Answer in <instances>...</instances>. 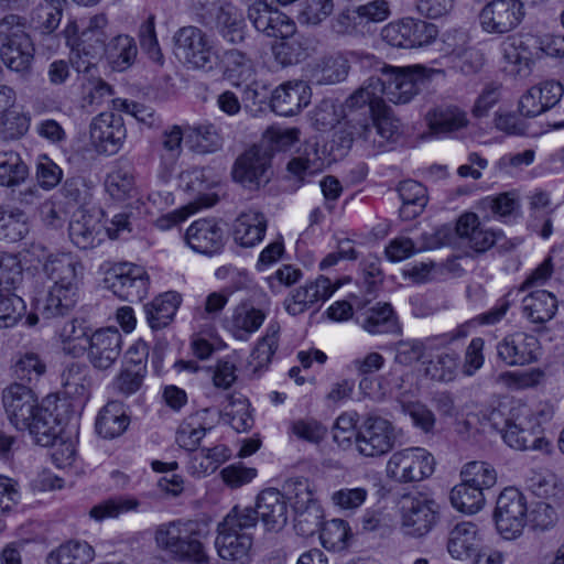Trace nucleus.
I'll list each match as a JSON object with an SVG mask.
<instances>
[{
    "label": "nucleus",
    "mask_w": 564,
    "mask_h": 564,
    "mask_svg": "<svg viewBox=\"0 0 564 564\" xmlns=\"http://www.w3.org/2000/svg\"><path fill=\"white\" fill-rule=\"evenodd\" d=\"M29 175L28 165L19 153L6 151L0 153V185L7 187L19 186Z\"/></svg>",
    "instance_id": "obj_53"
},
{
    "label": "nucleus",
    "mask_w": 564,
    "mask_h": 564,
    "mask_svg": "<svg viewBox=\"0 0 564 564\" xmlns=\"http://www.w3.org/2000/svg\"><path fill=\"white\" fill-rule=\"evenodd\" d=\"M94 557L95 551L89 543L69 540L51 551L45 564H88Z\"/></svg>",
    "instance_id": "obj_44"
},
{
    "label": "nucleus",
    "mask_w": 564,
    "mask_h": 564,
    "mask_svg": "<svg viewBox=\"0 0 564 564\" xmlns=\"http://www.w3.org/2000/svg\"><path fill=\"white\" fill-rule=\"evenodd\" d=\"M293 511L294 529L299 535L311 536L321 530L324 513L318 502L293 509Z\"/></svg>",
    "instance_id": "obj_59"
},
{
    "label": "nucleus",
    "mask_w": 564,
    "mask_h": 564,
    "mask_svg": "<svg viewBox=\"0 0 564 564\" xmlns=\"http://www.w3.org/2000/svg\"><path fill=\"white\" fill-rule=\"evenodd\" d=\"M429 126L435 133H451L468 124L467 112L454 104H442L427 113Z\"/></svg>",
    "instance_id": "obj_36"
},
{
    "label": "nucleus",
    "mask_w": 564,
    "mask_h": 564,
    "mask_svg": "<svg viewBox=\"0 0 564 564\" xmlns=\"http://www.w3.org/2000/svg\"><path fill=\"white\" fill-rule=\"evenodd\" d=\"M35 44L28 32V21L17 14L0 20V58L20 79L29 80L33 73Z\"/></svg>",
    "instance_id": "obj_5"
},
{
    "label": "nucleus",
    "mask_w": 564,
    "mask_h": 564,
    "mask_svg": "<svg viewBox=\"0 0 564 564\" xmlns=\"http://www.w3.org/2000/svg\"><path fill=\"white\" fill-rule=\"evenodd\" d=\"M433 348H435V344L432 336L426 337L424 340H399L393 346L395 352L394 361L399 365L410 366L423 357L425 349Z\"/></svg>",
    "instance_id": "obj_60"
},
{
    "label": "nucleus",
    "mask_w": 564,
    "mask_h": 564,
    "mask_svg": "<svg viewBox=\"0 0 564 564\" xmlns=\"http://www.w3.org/2000/svg\"><path fill=\"white\" fill-rule=\"evenodd\" d=\"M319 531L323 546L334 552L345 550L351 536L348 523L341 519H333L325 522Z\"/></svg>",
    "instance_id": "obj_56"
},
{
    "label": "nucleus",
    "mask_w": 564,
    "mask_h": 564,
    "mask_svg": "<svg viewBox=\"0 0 564 564\" xmlns=\"http://www.w3.org/2000/svg\"><path fill=\"white\" fill-rule=\"evenodd\" d=\"M349 69L348 57L336 54L318 61L311 68V78L318 85H332L344 80Z\"/></svg>",
    "instance_id": "obj_43"
},
{
    "label": "nucleus",
    "mask_w": 564,
    "mask_h": 564,
    "mask_svg": "<svg viewBox=\"0 0 564 564\" xmlns=\"http://www.w3.org/2000/svg\"><path fill=\"white\" fill-rule=\"evenodd\" d=\"M186 245L195 252L205 256L219 253L225 245V232L213 218L197 219L184 235Z\"/></svg>",
    "instance_id": "obj_25"
},
{
    "label": "nucleus",
    "mask_w": 564,
    "mask_h": 564,
    "mask_svg": "<svg viewBox=\"0 0 564 564\" xmlns=\"http://www.w3.org/2000/svg\"><path fill=\"white\" fill-rule=\"evenodd\" d=\"M265 318L264 310L254 307L250 302H242L226 319V328L236 339L247 341L262 326Z\"/></svg>",
    "instance_id": "obj_33"
},
{
    "label": "nucleus",
    "mask_w": 564,
    "mask_h": 564,
    "mask_svg": "<svg viewBox=\"0 0 564 564\" xmlns=\"http://www.w3.org/2000/svg\"><path fill=\"white\" fill-rule=\"evenodd\" d=\"M282 492L285 499L290 500L293 509L315 503L314 487L307 478L295 477L288 479L283 485Z\"/></svg>",
    "instance_id": "obj_61"
},
{
    "label": "nucleus",
    "mask_w": 564,
    "mask_h": 564,
    "mask_svg": "<svg viewBox=\"0 0 564 564\" xmlns=\"http://www.w3.org/2000/svg\"><path fill=\"white\" fill-rule=\"evenodd\" d=\"M104 56L112 69L123 72L131 67L138 57L137 42L128 34H118L107 43Z\"/></svg>",
    "instance_id": "obj_40"
},
{
    "label": "nucleus",
    "mask_w": 564,
    "mask_h": 564,
    "mask_svg": "<svg viewBox=\"0 0 564 564\" xmlns=\"http://www.w3.org/2000/svg\"><path fill=\"white\" fill-rule=\"evenodd\" d=\"M130 423L123 404L119 401L108 402L100 411L96 420V431L105 438L120 436Z\"/></svg>",
    "instance_id": "obj_41"
},
{
    "label": "nucleus",
    "mask_w": 564,
    "mask_h": 564,
    "mask_svg": "<svg viewBox=\"0 0 564 564\" xmlns=\"http://www.w3.org/2000/svg\"><path fill=\"white\" fill-rule=\"evenodd\" d=\"M256 527V514L250 509L234 507L217 525L215 547L227 564H249L253 538L247 532Z\"/></svg>",
    "instance_id": "obj_7"
},
{
    "label": "nucleus",
    "mask_w": 564,
    "mask_h": 564,
    "mask_svg": "<svg viewBox=\"0 0 564 564\" xmlns=\"http://www.w3.org/2000/svg\"><path fill=\"white\" fill-rule=\"evenodd\" d=\"M324 152L321 151L317 141H306L296 152V155L288 163V172L294 180L304 184L310 178L324 170Z\"/></svg>",
    "instance_id": "obj_30"
},
{
    "label": "nucleus",
    "mask_w": 564,
    "mask_h": 564,
    "mask_svg": "<svg viewBox=\"0 0 564 564\" xmlns=\"http://www.w3.org/2000/svg\"><path fill=\"white\" fill-rule=\"evenodd\" d=\"M449 498L455 509L468 514L478 512L485 503L484 492L464 479L452 489Z\"/></svg>",
    "instance_id": "obj_52"
},
{
    "label": "nucleus",
    "mask_w": 564,
    "mask_h": 564,
    "mask_svg": "<svg viewBox=\"0 0 564 564\" xmlns=\"http://www.w3.org/2000/svg\"><path fill=\"white\" fill-rule=\"evenodd\" d=\"M107 26L108 19L104 13L88 19L72 57L73 68L78 73L90 72L104 56L108 40Z\"/></svg>",
    "instance_id": "obj_12"
},
{
    "label": "nucleus",
    "mask_w": 564,
    "mask_h": 564,
    "mask_svg": "<svg viewBox=\"0 0 564 564\" xmlns=\"http://www.w3.org/2000/svg\"><path fill=\"white\" fill-rule=\"evenodd\" d=\"M31 126V116L25 112L8 111L0 119V142L22 139Z\"/></svg>",
    "instance_id": "obj_58"
},
{
    "label": "nucleus",
    "mask_w": 564,
    "mask_h": 564,
    "mask_svg": "<svg viewBox=\"0 0 564 564\" xmlns=\"http://www.w3.org/2000/svg\"><path fill=\"white\" fill-rule=\"evenodd\" d=\"M106 282L115 295L133 303L142 301L148 295L150 276L143 267L120 263L111 269Z\"/></svg>",
    "instance_id": "obj_17"
},
{
    "label": "nucleus",
    "mask_w": 564,
    "mask_h": 564,
    "mask_svg": "<svg viewBox=\"0 0 564 564\" xmlns=\"http://www.w3.org/2000/svg\"><path fill=\"white\" fill-rule=\"evenodd\" d=\"M33 251H41L37 257L42 271L52 282L43 302L42 315L54 318L69 314L78 301L80 261L72 252H48L41 245L34 246Z\"/></svg>",
    "instance_id": "obj_1"
},
{
    "label": "nucleus",
    "mask_w": 564,
    "mask_h": 564,
    "mask_svg": "<svg viewBox=\"0 0 564 564\" xmlns=\"http://www.w3.org/2000/svg\"><path fill=\"white\" fill-rule=\"evenodd\" d=\"M279 333L280 325L272 322L268 325L264 336L258 340L249 359V366L252 367L253 373L260 372L271 362L272 356L278 349Z\"/></svg>",
    "instance_id": "obj_47"
},
{
    "label": "nucleus",
    "mask_w": 564,
    "mask_h": 564,
    "mask_svg": "<svg viewBox=\"0 0 564 564\" xmlns=\"http://www.w3.org/2000/svg\"><path fill=\"white\" fill-rule=\"evenodd\" d=\"M401 135V123L390 109L370 118L351 116L336 131L334 142L344 150L357 143L366 152L376 155L395 143Z\"/></svg>",
    "instance_id": "obj_3"
},
{
    "label": "nucleus",
    "mask_w": 564,
    "mask_h": 564,
    "mask_svg": "<svg viewBox=\"0 0 564 564\" xmlns=\"http://www.w3.org/2000/svg\"><path fill=\"white\" fill-rule=\"evenodd\" d=\"M30 230L28 215L19 208L0 206V239L8 242L22 240Z\"/></svg>",
    "instance_id": "obj_46"
},
{
    "label": "nucleus",
    "mask_w": 564,
    "mask_h": 564,
    "mask_svg": "<svg viewBox=\"0 0 564 564\" xmlns=\"http://www.w3.org/2000/svg\"><path fill=\"white\" fill-rule=\"evenodd\" d=\"M174 53L189 68L212 72L217 65V54L214 52L207 35L196 26H184L174 34Z\"/></svg>",
    "instance_id": "obj_10"
},
{
    "label": "nucleus",
    "mask_w": 564,
    "mask_h": 564,
    "mask_svg": "<svg viewBox=\"0 0 564 564\" xmlns=\"http://www.w3.org/2000/svg\"><path fill=\"white\" fill-rule=\"evenodd\" d=\"M91 191V182L83 176H74L64 182L61 194L68 205L83 207L89 204L93 197Z\"/></svg>",
    "instance_id": "obj_63"
},
{
    "label": "nucleus",
    "mask_w": 564,
    "mask_h": 564,
    "mask_svg": "<svg viewBox=\"0 0 564 564\" xmlns=\"http://www.w3.org/2000/svg\"><path fill=\"white\" fill-rule=\"evenodd\" d=\"M456 234L457 240L478 253L490 249L497 240L496 232L484 228L474 213H466L458 218Z\"/></svg>",
    "instance_id": "obj_34"
},
{
    "label": "nucleus",
    "mask_w": 564,
    "mask_h": 564,
    "mask_svg": "<svg viewBox=\"0 0 564 564\" xmlns=\"http://www.w3.org/2000/svg\"><path fill=\"white\" fill-rule=\"evenodd\" d=\"M185 189L197 195V199L202 207H210L216 203L215 195H206L205 192L209 189L216 182L210 177V171L206 169H193L184 172L181 175Z\"/></svg>",
    "instance_id": "obj_51"
},
{
    "label": "nucleus",
    "mask_w": 564,
    "mask_h": 564,
    "mask_svg": "<svg viewBox=\"0 0 564 564\" xmlns=\"http://www.w3.org/2000/svg\"><path fill=\"white\" fill-rule=\"evenodd\" d=\"M138 36L142 52L151 62L162 66L164 64V55L156 37L154 15H149L148 19L141 23Z\"/></svg>",
    "instance_id": "obj_62"
},
{
    "label": "nucleus",
    "mask_w": 564,
    "mask_h": 564,
    "mask_svg": "<svg viewBox=\"0 0 564 564\" xmlns=\"http://www.w3.org/2000/svg\"><path fill=\"white\" fill-rule=\"evenodd\" d=\"M250 509L256 514V523L260 519L268 531H280L288 522V501L275 488H268L259 494L256 509Z\"/></svg>",
    "instance_id": "obj_26"
},
{
    "label": "nucleus",
    "mask_w": 564,
    "mask_h": 564,
    "mask_svg": "<svg viewBox=\"0 0 564 564\" xmlns=\"http://www.w3.org/2000/svg\"><path fill=\"white\" fill-rule=\"evenodd\" d=\"M154 539L158 547L175 560L196 564L208 562L204 545L207 530L197 521L177 520L160 524L155 530Z\"/></svg>",
    "instance_id": "obj_6"
},
{
    "label": "nucleus",
    "mask_w": 564,
    "mask_h": 564,
    "mask_svg": "<svg viewBox=\"0 0 564 564\" xmlns=\"http://www.w3.org/2000/svg\"><path fill=\"white\" fill-rule=\"evenodd\" d=\"M503 70L517 78H525L533 65L542 58L541 37L527 33L506 37L501 45Z\"/></svg>",
    "instance_id": "obj_9"
},
{
    "label": "nucleus",
    "mask_w": 564,
    "mask_h": 564,
    "mask_svg": "<svg viewBox=\"0 0 564 564\" xmlns=\"http://www.w3.org/2000/svg\"><path fill=\"white\" fill-rule=\"evenodd\" d=\"M223 63L226 78L235 85H240L253 75L252 61L239 50L226 51Z\"/></svg>",
    "instance_id": "obj_54"
},
{
    "label": "nucleus",
    "mask_w": 564,
    "mask_h": 564,
    "mask_svg": "<svg viewBox=\"0 0 564 564\" xmlns=\"http://www.w3.org/2000/svg\"><path fill=\"white\" fill-rule=\"evenodd\" d=\"M87 357L99 370L111 368L121 355L122 336L115 327L100 328L87 337Z\"/></svg>",
    "instance_id": "obj_21"
},
{
    "label": "nucleus",
    "mask_w": 564,
    "mask_h": 564,
    "mask_svg": "<svg viewBox=\"0 0 564 564\" xmlns=\"http://www.w3.org/2000/svg\"><path fill=\"white\" fill-rule=\"evenodd\" d=\"M399 197L402 202L400 217L412 220L420 216L429 200L426 188L419 182L406 180L399 184Z\"/></svg>",
    "instance_id": "obj_42"
},
{
    "label": "nucleus",
    "mask_w": 564,
    "mask_h": 564,
    "mask_svg": "<svg viewBox=\"0 0 564 564\" xmlns=\"http://www.w3.org/2000/svg\"><path fill=\"white\" fill-rule=\"evenodd\" d=\"M64 394L70 399H87L90 390L88 368L80 364H70L62 373Z\"/></svg>",
    "instance_id": "obj_50"
},
{
    "label": "nucleus",
    "mask_w": 564,
    "mask_h": 564,
    "mask_svg": "<svg viewBox=\"0 0 564 564\" xmlns=\"http://www.w3.org/2000/svg\"><path fill=\"white\" fill-rule=\"evenodd\" d=\"M336 290L332 281L321 275L310 284L296 289L285 300V308L292 315H299L317 302L326 301Z\"/></svg>",
    "instance_id": "obj_32"
},
{
    "label": "nucleus",
    "mask_w": 564,
    "mask_h": 564,
    "mask_svg": "<svg viewBox=\"0 0 564 564\" xmlns=\"http://www.w3.org/2000/svg\"><path fill=\"white\" fill-rule=\"evenodd\" d=\"M489 421L511 448L551 452V444L543 434L540 417L527 403L514 401L507 414L495 409L489 414Z\"/></svg>",
    "instance_id": "obj_4"
},
{
    "label": "nucleus",
    "mask_w": 564,
    "mask_h": 564,
    "mask_svg": "<svg viewBox=\"0 0 564 564\" xmlns=\"http://www.w3.org/2000/svg\"><path fill=\"white\" fill-rule=\"evenodd\" d=\"M420 67H393L384 66L382 77H378L382 84V99L393 104H406L419 93L423 76Z\"/></svg>",
    "instance_id": "obj_18"
},
{
    "label": "nucleus",
    "mask_w": 564,
    "mask_h": 564,
    "mask_svg": "<svg viewBox=\"0 0 564 564\" xmlns=\"http://www.w3.org/2000/svg\"><path fill=\"white\" fill-rule=\"evenodd\" d=\"M139 505V501L134 498L119 496L94 506L89 511V516L96 521L115 519L120 514L137 510Z\"/></svg>",
    "instance_id": "obj_57"
},
{
    "label": "nucleus",
    "mask_w": 564,
    "mask_h": 564,
    "mask_svg": "<svg viewBox=\"0 0 564 564\" xmlns=\"http://www.w3.org/2000/svg\"><path fill=\"white\" fill-rule=\"evenodd\" d=\"M268 221L265 216L257 210L241 213L234 225V239L245 248H250L261 242Z\"/></svg>",
    "instance_id": "obj_35"
},
{
    "label": "nucleus",
    "mask_w": 564,
    "mask_h": 564,
    "mask_svg": "<svg viewBox=\"0 0 564 564\" xmlns=\"http://www.w3.org/2000/svg\"><path fill=\"white\" fill-rule=\"evenodd\" d=\"M106 189L117 200H124L135 194L134 167L127 163L119 165L106 180Z\"/></svg>",
    "instance_id": "obj_48"
},
{
    "label": "nucleus",
    "mask_w": 564,
    "mask_h": 564,
    "mask_svg": "<svg viewBox=\"0 0 564 564\" xmlns=\"http://www.w3.org/2000/svg\"><path fill=\"white\" fill-rule=\"evenodd\" d=\"M72 242L79 249H90L98 246L105 238L102 226L91 215L80 214L68 226Z\"/></svg>",
    "instance_id": "obj_38"
},
{
    "label": "nucleus",
    "mask_w": 564,
    "mask_h": 564,
    "mask_svg": "<svg viewBox=\"0 0 564 564\" xmlns=\"http://www.w3.org/2000/svg\"><path fill=\"white\" fill-rule=\"evenodd\" d=\"M355 319L362 329L372 335L401 333L397 316L389 303L378 302L372 306H357Z\"/></svg>",
    "instance_id": "obj_29"
},
{
    "label": "nucleus",
    "mask_w": 564,
    "mask_h": 564,
    "mask_svg": "<svg viewBox=\"0 0 564 564\" xmlns=\"http://www.w3.org/2000/svg\"><path fill=\"white\" fill-rule=\"evenodd\" d=\"M503 70L517 78H525L533 65L542 58L541 37L527 33L506 37L501 45Z\"/></svg>",
    "instance_id": "obj_8"
},
{
    "label": "nucleus",
    "mask_w": 564,
    "mask_h": 564,
    "mask_svg": "<svg viewBox=\"0 0 564 564\" xmlns=\"http://www.w3.org/2000/svg\"><path fill=\"white\" fill-rule=\"evenodd\" d=\"M24 312L25 304L19 295L0 291V329L15 326Z\"/></svg>",
    "instance_id": "obj_64"
},
{
    "label": "nucleus",
    "mask_w": 564,
    "mask_h": 564,
    "mask_svg": "<svg viewBox=\"0 0 564 564\" xmlns=\"http://www.w3.org/2000/svg\"><path fill=\"white\" fill-rule=\"evenodd\" d=\"M397 437V431L390 421L369 414L355 433V444L359 454L378 457L393 448Z\"/></svg>",
    "instance_id": "obj_13"
},
{
    "label": "nucleus",
    "mask_w": 564,
    "mask_h": 564,
    "mask_svg": "<svg viewBox=\"0 0 564 564\" xmlns=\"http://www.w3.org/2000/svg\"><path fill=\"white\" fill-rule=\"evenodd\" d=\"M272 152L264 145H252L235 161L231 175L248 188H258L270 180Z\"/></svg>",
    "instance_id": "obj_16"
},
{
    "label": "nucleus",
    "mask_w": 564,
    "mask_h": 564,
    "mask_svg": "<svg viewBox=\"0 0 564 564\" xmlns=\"http://www.w3.org/2000/svg\"><path fill=\"white\" fill-rule=\"evenodd\" d=\"M564 95V88L561 83L546 80L540 85L533 86L522 95L519 101V111L521 115L533 118L560 102Z\"/></svg>",
    "instance_id": "obj_28"
},
{
    "label": "nucleus",
    "mask_w": 564,
    "mask_h": 564,
    "mask_svg": "<svg viewBox=\"0 0 564 564\" xmlns=\"http://www.w3.org/2000/svg\"><path fill=\"white\" fill-rule=\"evenodd\" d=\"M210 409L206 408L187 416L176 431V443L184 449L196 451L202 438L213 426L207 422Z\"/></svg>",
    "instance_id": "obj_39"
},
{
    "label": "nucleus",
    "mask_w": 564,
    "mask_h": 564,
    "mask_svg": "<svg viewBox=\"0 0 564 564\" xmlns=\"http://www.w3.org/2000/svg\"><path fill=\"white\" fill-rule=\"evenodd\" d=\"M498 532L506 540L519 538L527 523V501L516 488H506L498 497L494 513Z\"/></svg>",
    "instance_id": "obj_15"
},
{
    "label": "nucleus",
    "mask_w": 564,
    "mask_h": 564,
    "mask_svg": "<svg viewBox=\"0 0 564 564\" xmlns=\"http://www.w3.org/2000/svg\"><path fill=\"white\" fill-rule=\"evenodd\" d=\"M459 362V354L453 349H447L427 362L425 372L434 380L449 382L455 379Z\"/></svg>",
    "instance_id": "obj_55"
},
{
    "label": "nucleus",
    "mask_w": 564,
    "mask_h": 564,
    "mask_svg": "<svg viewBox=\"0 0 564 564\" xmlns=\"http://www.w3.org/2000/svg\"><path fill=\"white\" fill-rule=\"evenodd\" d=\"M496 350L498 358L507 366H525L538 360L540 341L534 335L517 332L503 337Z\"/></svg>",
    "instance_id": "obj_22"
},
{
    "label": "nucleus",
    "mask_w": 564,
    "mask_h": 564,
    "mask_svg": "<svg viewBox=\"0 0 564 564\" xmlns=\"http://www.w3.org/2000/svg\"><path fill=\"white\" fill-rule=\"evenodd\" d=\"M181 302L180 293L169 291L145 304L144 312L150 327L154 330L166 327L173 321Z\"/></svg>",
    "instance_id": "obj_37"
},
{
    "label": "nucleus",
    "mask_w": 564,
    "mask_h": 564,
    "mask_svg": "<svg viewBox=\"0 0 564 564\" xmlns=\"http://www.w3.org/2000/svg\"><path fill=\"white\" fill-rule=\"evenodd\" d=\"M524 17L520 0H491L479 13L481 29L489 34H505L514 30Z\"/></svg>",
    "instance_id": "obj_19"
},
{
    "label": "nucleus",
    "mask_w": 564,
    "mask_h": 564,
    "mask_svg": "<svg viewBox=\"0 0 564 564\" xmlns=\"http://www.w3.org/2000/svg\"><path fill=\"white\" fill-rule=\"evenodd\" d=\"M434 466V457L425 448L409 447L392 454L387 471L392 479L405 484L429 478Z\"/></svg>",
    "instance_id": "obj_14"
},
{
    "label": "nucleus",
    "mask_w": 564,
    "mask_h": 564,
    "mask_svg": "<svg viewBox=\"0 0 564 564\" xmlns=\"http://www.w3.org/2000/svg\"><path fill=\"white\" fill-rule=\"evenodd\" d=\"M522 306L524 315L532 323L543 324L555 315L557 301L552 293L536 290L523 299Z\"/></svg>",
    "instance_id": "obj_45"
},
{
    "label": "nucleus",
    "mask_w": 564,
    "mask_h": 564,
    "mask_svg": "<svg viewBox=\"0 0 564 564\" xmlns=\"http://www.w3.org/2000/svg\"><path fill=\"white\" fill-rule=\"evenodd\" d=\"M401 529L405 535L421 538L435 525L438 506L427 494L415 491L400 500Z\"/></svg>",
    "instance_id": "obj_11"
},
{
    "label": "nucleus",
    "mask_w": 564,
    "mask_h": 564,
    "mask_svg": "<svg viewBox=\"0 0 564 564\" xmlns=\"http://www.w3.org/2000/svg\"><path fill=\"white\" fill-rule=\"evenodd\" d=\"M382 84L378 77L368 78L357 90H355L346 100V120L350 121L351 116L367 117L378 115L389 110L382 99Z\"/></svg>",
    "instance_id": "obj_23"
},
{
    "label": "nucleus",
    "mask_w": 564,
    "mask_h": 564,
    "mask_svg": "<svg viewBox=\"0 0 564 564\" xmlns=\"http://www.w3.org/2000/svg\"><path fill=\"white\" fill-rule=\"evenodd\" d=\"M312 91L304 80H290L276 87L270 99L272 110L283 117L297 115L311 101Z\"/></svg>",
    "instance_id": "obj_27"
},
{
    "label": "nucleus",
    "mask_w": 564,
    "mask_h": 564,
    "mask_svg": "<svg viewBox=\"0 0 564 564\" xmlns=\"http://www.w3.org/2000/svg\"><path fill=\"white\" fill-rule=\"evenodd\" d=\"M272 46L275 61L282 66L297 64L308 55V47L304 37L295 32Z\"/></svg>",
    "instance_id": "obj_49"
},
{
    "label": "nucleus",
    "mask_w": 564,
    "mask_h": 564,
    "mask_svg": "<svg viewBox=\"0 0 564 564\" xmlns=\"http://www.w3.org/2000/svg\"><path fill=\"white\" fill-rule=\"evenodd\" d=\"M248 18L259 32L268 36L288 37L296 31L294 21L271 7L267 0H251L248 6Z\"/></svg>",
    "instance_id": "obj_20"
},
{
    "label": "nucleus",
    "mask_w": 564,
    "mask_h": 564,
    "mask_svg": "<svg viewBox=\"0 0 564 564\" xmlns=\"http://www.w3.org/2000/svg\"><path fill=\"white\" fill-rule=\"evenodd\" d=\"M2 402L10 423L20 431H29L41 446H56L61 433L59 420L53 410L40 406L34 392L14 383L3 391Z\"/></svg>",
    "instance_id": "obj_2"
},
{
    "label": "nucleus",
    "mask_w": 564,
    "mask_h": 564,
    "mask_svg": "<svg viewBox=\"0 0 564 564\" xmlns=\"http://www.w3.org/2000/svg\"><path fill=\"white\" fill-rule=\"evenodd\" d=\"M89 133L100 151L115 154L126 140L127 129L121 116L113 112H101L93 119Z\"/></svg>",
    "instance_id": "obj_24"
},
{
    "label": "nucleus",
    "mask_w": 564,
    "mask_h": 564,
    "mask_svg": "<svg viewBox=\"0 0 564 564\" xmlns=\"http://www.w3.org/2000/svg\"><path fill=\"white\" fill-rule=\"evenodd\" d=\"M481 539L478 527L470 521L457 523L448 534V553L457 560L480 556Z\"/></svg>",
    "instance_id": "obj_31"
}]
</instances>
